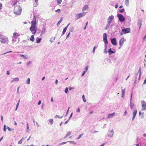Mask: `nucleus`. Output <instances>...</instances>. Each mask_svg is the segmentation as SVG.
Segmentation results:
<instances>
[{"label": "nucleus", "mask_w": 146, "mask_h": 146, "mask_svg": "<svg viewBox=\"0 0 146 146\" xmlns=\"http://www.w3.org/2000/svg\"><path fill=\"white\" fill-rule=\"evenodd\" d=\"M22 8L20 5H16L13 10V13L15 14L19 15L21 12Z\"/></svg>", "instance_id": "obj_1"}, {"label": "nucleus", "mask_w": 146, "mask_h": 146, "mask_svg": "<svg viewBox=\"0 0 146 146\" xmlns=\"http://www.w3.org/2000/svg\"><path fill=\"white\" fill-rule=\"evenodd\" d=\"M0 41L1 43L7 44L8 43V38L6 36L2 35L1 37Z\"/></svg>", "instance_id": "obj_2"}, {"label": "nucleus", "mask_w": 146, "mask_h": 146, "mask_svg": "<svg viewBox=\"0 0 146 146\" xmlns=\"http://www.w3.org/2000/svg\"><path fill=\"white\" fill-rule=\"evenodd\" d=\"M36 17L35 16H34L33 19V21H31V27H36Z\"/></svg>", "instance_id": "obj_3"}, {"label": "nucleus", "mask_w": 146, "mask_h": 146, "mask_svg": "<svg viewBox=\"0 0 146 146\" xmlns=\"http://www.w3.org/2000/svg\"><path fill=\"white\" fill-rule=\"evenodd\" d=\"M117 17L118 18L119 20L121 22L125 20V18L121 14H117Z\"/></svg>", "instance_id": "obj_4"}, {"label": "nucleus", "mask_w": 146, "mask_h": 146, "mask_svg": "<svg viewBox=\"0 0 146 146\" xmlns=\"http://www.w3.org/2000/svg\"><path fill=\"white\" fill-rule=\"evenodd\" d=\"M32 32V34L35 35L36 32V27H31L29 29Z\"/></svg>", "instance_id": "obj_5"}, {"label": "nucleus", "mask_w": 146, "mask_h": 146, "mask_svg": "<svg viewBox=\"0 0 146 146\" xmlns=\"http://www.w3.org/2000/svg\"><path fill=\"white\" fill-rule=\"evenodd\" d=\"M114 19V16L113 15H111L109 16L107 22L108 23V26H110V24L112 21Z\"/></svg>", "instance_id": "obj_6"}, {"label": "nucleus", "mask_w": 146, "mask_h": 146, "mask_svg": "<svg viewBox=\"0 0 146 146\" xmlns=\"http://www.w3.org/2000/svg\"><path fill=\"white\" fill-rule=\"evenodd\" d=\"M86 12H83L80 13L76 15V17L77 19H79L80 18L86 15Z\"/></svg>", "instance_id": "obj_7"}, {"label": "nucleus", "mask_w": 146, "mask_h": 146, "mask_svg": "<svg viewBox=\"0 0 146 146\" xmlns=\"http://www.w3.org/2000/svg\"><path fill=\"white\" fill-rule=\"evenodd\" d=\"M142 106V110H145L146 109V103L143 100L141 101Z\"/></svg>", "instance_id": "obj_8"}, {"label": "nucleus", "mask_w": 146, "mask_h": 146, "mask_svg": "<svg viewBox=\"0 0 146 146\" xmlns=\"http://www.w3.org/2000/svg\"><path fill=\"white\" fill-rule=\"evenodd\" d=\"M103 40L104 42H105L106 44L108 43L107 34L106 33H104L103 35Z\"/></svg>", "instance_id": "obj_9"}, {"label": "nucleus", "mask_w": 146, "mask_h": 146, "mask_svg": "<svg viewBox=\"0 0 146 146\" xmlns=\"http://www.w3.org/2000/svg\"><path fill=\"white\" fill-rule=\"evenodd\" d=\"M122 31L123 33L124 34H126L129 32L130 29L129 28H128L125 29H123L122 30Z\"/></svg>", "instance_id": "obj_10"}, {"label": "nucleus", "mask_w": 146, "mask_h": 146, "mask_svg": "<svg viewBox=\"0 0 146 146\" xmlns=\"http://www.w3.org/2000/svg\"><path fill=\"white\" fill-rule=\"evenodd\" d=\"M125 41V40L124 38H121L119 41V44L120 46H122Z\"/></svg>", "instance_id": "obj_11"}, {"label": "nucleus", "mask_w": 146, "mask_h": 146, "mask_svg": "<svg viewBox=\"0 0 146 146\" xmlns=\"http://www.w3.org/2000/svg\"><path fill=\"white\" fill-rule=\"evenodd\" d=\"M111 42L112 44L114 45H116L117 44V42L115 38L111 39Z\"/></svg>", "instance_id": "obj_12"}, {"label": "nucleus", "mask_w": 146, "mask_h": 146, "mask_svg": "<svg viewBox=\"0 0 146 146\" xmlns=\"http://www.w3.org/2000/svg\"><path fill=\"white\" fill-rule=\"evenodd\" d=\"M45 30V28L44 27V26H43V27L42 28V30L41 31V33L40 34V36H41L42 35H43V34L44 33V31Z\"/></svg>", "instance_id": "obj_13"}, {"label": "nucleus", "mask_w": 146, "mask_h": 146, "mask_svg": "<svg viewBox=\"0 0 146 146\" xmlns=\"http://www.w3.org/2000/svg\"><path fill=\"white\" fill-rule=\"evenodd\" d=\"M88 9V7L87 5H85L83 7L82 9V11H84Z\"/></svg>", "instance_id": "obj_14"}, {"label": "nucleus", "mask_w": 146, "mask_h": 146, "mask_svg": "<svg viewBox=\"0 0 146 146\" xmlns=\"http://www.w3.org/2000/svg\"><path fill=\"white\" fill-rule=\"evenodd\" d=\"M115 115V113L114 112H113V113H111V114H109L108 115V118H110L111 117H113V116H114V115Z\"/></svg>", "instance_id": "obj_15"}, {"label": "nucleus", "mask_w": 146, "mask_h": 146, "mask_svg": "<svg viewBox=\"0 0 146 146\" xmlns=\"http://www.w3.org/2000/svg\"><path fill=\"white\" fill-rule=\"evenodd\" d=\"M19 80L18 78H14L13 80H11L10 82L11 83H12L14 82H17Z\"/></svg>", "instance_id": "obj_16"}, {"label": "nucleus", "mask_w": 146, "mask_h": 146, "mask_svg": "<svg viewBox=\"0 0 146 146\" xmlns=\"http://www.w3.org/2000/svg\"><path fill=\"white\" fill-rule=\"evenodd\" d=\"M42 40V38H36V42L37 43H39Z\"/></svg>", "instance_id": "obj_17"}, {"label": "nucleus", "mask_w": 146, "mask_h": 146, "mask_svg": "<svg viewBox=\"0 0 146 146\" xmlns=\"http://www.w3.org/2000/svg\"><path fill=\"white\" fill-rule=\"evenodd\" d=\"M30 40L32 42H33L35 40L34 36L33 35H32L31 36V38H30Z\"/></svg>", "instance_id": "obj_18"}, {"label": "nucleus", "mask_w": 146, "mask_h": 146, "mask_svg": "<svg viewBox=\"0 0 146 146\" xmlns=\"http://www.w3.org/2000/svg\"><path fill=\"white\" fill-rule=\"evenodd\" d=\"M63 18L62 17V18H61L60 20L58 21V22L57 24V25L58 27V26H59V25L60 24V23H61V22L62 21V20H63Z\"/></svg>", "instance_id": "obj_19"}, {"label": "nucleus", "mask_w": 146, "mask_h": 146, "mask_svg": "<svg viewBox=\"0 0 146 146\" xmlns=\"http://www.w3.org/2000/svg\"><path fill=\"white\" fill-rule=\"evenodd\" d=\"M21 57H23L26 60L27 59V57H26V56H25L23 54H20L19 55Z\"/></svg>", "instance_id": "obj_20"}, {"label": "nucleus", "mask_w": 146, "mask_h": 146, "mask_svg": "<svg viewBox=\"0 0 146 146\" xmlns=\"http://www.w3.org/2000/svg\"><path fill=\"white\" fill-rule=\"evenodd\" d=\"M49 121L50 122V125H52L53 123V119H51L49 120Z\"/></svg>", "instance_id": "obj_21"}, {"label": "nucleus", "mask_w": 146, "mask_h": 146, "mask_svg": "<svg viewBox=\"0 0 146 146\" xmlns=\"http://www.w3.org/2000/svg\"><path fill=\"white\" fill-rule=\"evenodd\" d=\"M108 52H110L109 54H111V53H113L114 52L112 51L111 49V48L109 50Z\"/></svg>", "instance_id": "obj_22"}, {"label": "nucleus", "mask_w": 146, "mask_h": 146, "mask_svg": "<svg viewBox=\"0 0 146 146\" xmlns=\"http://www.w3.org/2000/svg\"><path fill=\"white\" fill-rule=\"evenodd\" d=\"M55 37H52L51 38L50 40V41L51 42H53L54 41V40H55Z\"/></svg>", "instance_id": "obj_23"}, {"label": "nucleus", "mask_w": 146, "mask_h": 146, "mask_svg": "<svg viewBox=\"0 0 146 146\" xmlns=\"http://www.w3.org/2000/svg\"><path fill=\"white\" fill-rule=\"evenodd\" d=\"M82 99H83V101L85 102H86V100L85 98V96H84V95H82Z\"/></svg>", "instance_id": "obj_24"}, {"label": "nucleus", "mask_w": 146, "mask_h": 146, "mask_svg": "<svg viewBox=\"0 0 146 146\" xmlns=\"http://www.w3.org/2000/svg\"><path fill=\"white\" fill-rule=\"evenodd\" d=\"M71 132H70L69 131V132H68V133H67V135L65 136V137H67L69 136V135H71Z\"/></svg>", "instance_id": "obj_25"}, {"label": "nucleus", "mask_w": 146, "mask_h": 146, "mask_svg": "<svg viewBox=\"0 0 146 146\" xmlns=\"http://www.w3.org/2000/svg\"><path fill=\"white\" fill-rule=\"evenodd\" d=\"M26 83L28 84H30V78H28L27 79V80L26 82Z\"/></svg>", "instance_id": "obj_26"}, {"label": "nucleus", "mask_w": 146, "mask_h": 146, "mask_svg": "<svg viewBox=\"0 0 146 146\" xmlns=\"http://www.w3.org/2000/svg\"><path fill=\"white\" fill-rule=\"evenodd\" d=\"M137 113V111L136 110H134L133 113V115L136 116Z\"/></svg>", "instance_id": "obj_27"}, {"label": "nucleus", "mask_w": 146, "mask_h": 146, "mask_svg": "<svg viewBox=\"0 0 146 146\" xmlns=\"http://www.w3.org/2000/svg\"><path fill=\"white\" fill-rule=\"evenodd\" d=\"M18 35V33H14L13 34V36L14 37H15L17 35Z\"/></svg>", "instance_id": "obj_28"}, {"label": "nucleus", "mask_w": 146, "mask_h": 146, "mask_svg": "<svg viewBox=\"0 0 146 146\" xmlns=\"http://www.w3.org/2000/svg\"><path fill=\"white\" fill-rule=\"evenodd\" d=\"M134 106V105L133 104H132V103L130 102V108L131 109H132V108H133Z\"/></svg>", "instance_id": "obj_29"}, {"label": "nucleus", "mask_w": 146, "mask_h": 146, "mask_svg": "<svg viewBox=\"0 0 146 146\" xmlns=\"http://www.w3.org/2000/svg\"><path fill=\"white\" fill-rule=\"evenodd\" d=\"M6 126L5 125H4L3 130L4 132H6Z\"/></svg>", "instance_id": "obj_30"}, {"label": "nucleus", "mask_w": 146, "mask_h": 146, "mask_svg": "<svg viewBox=\"0 0 146 146\" xmlns=\"http://www.w3.org/2000/svg\"><path fill=\"white\" fill-rule=\"evenodd\" d=\"M63 117V116L61 117H60L59 115H56L55 116V118H62Z\"/></svg>", "instance_id": "obj_31"}, {"label": "nucleus", "mask_w": 146, "mask_h": 146, "mask_svg": "<svg viewBox=\"0 0 146 146\" xmlns=\"http://www.w3.org/2000/svg\"><path fill=\"white\" fill-rule=\"evenodd\" d=\"M62 0H57V3L58 4H60L62 2Z\"/></svg>", "instance_id": "obj_32"}, {"label": "nucleus", "mask_w": 146, "mask_h": 146, "mask_svg": "<svg viewBox=\"0 0 146 146\" xmlns=\"http://www.w3.org/2000/svg\"><path fill=\"white\" fill-rule=\"evenodd\" d=\"M7 129H8V130L9 131H11V130H14V129H11V128H10V127H9L8 126H7Z\"/></svg>", "instance_id": "obj_33"}, {"label": "nucleus", "mask_w": 146, "mask_h": 146, "mask_svg": "<svg viewBox=\"0 0 146 146\" xmlns=\"http://www.w3.org/2000/svg\"><path fill=\"white\" fill-rule=\"evenodd\" d=\"M98 46H95L93 49V52L94 53L95 52V49L96 48H97L98 47Z\"/></svg>", "instance_id": "obj_34"}, {"label": "nucleus", "mask_w": 146, "mask_h": 146, "mask_svg": "<svg viewBox=\"0 0 146 146\" xmlns=\"http://www.w3.org/2000/svg\"><path fill=\"white\" fill-rule=\"evenodd\" d=\"M141 67H140L138 73H139V77L140 76L141 74Z\"/></svg>", "instance_id": "obj_35"}, {"label": "nucleus", "mask_w": 146, "mask_h": 146, "mask_svg": "<svg viewBox=\"0 0 146 146\" xmlns=\"http://www.w3.org/2000/svg\"><path fill=\"white\" fill-rule=\"evenodd\" d=\"M29 129V125H28V123H27V132H28V130Z\"/></svg>", "instance_id": "obj_36"}, {"label": "nucleus", "mask_w": 146, "mask_h": 146, "mask_svg": "<svg viewBox=\"0 0 146 146\" xmlns=\"http://www.w3.org/2000/svg\"><path fill=\"white\" fill-rule=\"evenodd\" d=\"M124 9H122L120 10L119 11L120 13H122V12H124Z\"/></svg>", "instance_id": "obj_37"}, {"label": "nucleus", "mask_w": 146, "mask_h": 146, "mask_svg": "<svg viewBox=\"0 0 146 146\" xmlns=\"http://www.w3.org/2000/svg\"><path fill=\"white\" fill-rule=\"evenodd\" d=\"M84 134L83 133H82V134H81L79 136V137L77 139H79L80 138H81L82 136V135H83Z\"/></svg>", "instance_id": "obj_38"}, {"label": "nucleus", "mask_w": 146, "mask_h": 146, "mask_svg": "<svg viewBox=\"0 0 146 146\" xmlns=\"http://www.w3.org/2000/svg\"><path fill=\"white\" fill-rule=\"evenodd\" d=\"M129 0H125V4L127 5L128 3Z\"/></svg>", "instance_id": "obj_39"}, {"label": "nucleus", "mask_w": 146, "mask_h": 146, "mask_svg": "<svg viewBox=\"0 0 146 146\" xmlns=\"http://www.w3.org/2000/svg\"><path fill=\"white\" fill-rule=\"evenodd\" d=\"M20 100L19 99V101H18V103L17 104L16 107H18V106H19V102H20Z\"/></svg>", "instance_id": "obj_40"}, {"label": "nucleus", "mask_w": 146, "mask_h": 146, "mask_svg": "<svg viewBox=\"0 0 146 146\" xmlns=\"http://www.w3.org/2000/svg\"><path fill=\"white\" fill-rule=\"evenodd\" d=\"M60 11V9H58L57 10H56L55 11V12H59Z\"/></svg>", "instance_id": "obj_41"}, {"label": "nucleus", "mask_w": 146, "mask_h": 146, "mask_svg": "<svg viewBox=\"0 0 146 146\" xmlns=\"http://www.w3.org/2000/svg\"><path fill=\"white\" fill-rule=\"evenodd\" d=\"M31 63V61H29L27 64V65H29Z\"/></svg>", "instance_id": "obj_42"}, {"label": "nucleus", "mask_w": 146, "mask_h": 146, "mask_svg": "<svg viewBox=\"0 0 146 146\" xmlns=\"http://www.w3.org/2000/svg\"><path fill=\"white\" fill-rule=\"evenodd\" d=\"M22 143V141L21 140H20V141H19L18 142V144H21Z\"/></svg>", "instance_id": "obj_43"}, {"label": "nucleus", "mask_w": 146, "mask_h": 146, "mask_svg": "<svg viewBox=\"0 0 146 146\" xmlns=\"http://www.w3.org/2000/svg\"><path fill=\"white\" fill-rule=\"evenodd\" d=\"M2 4L1 3L0 4V10L2 9Z\"/></svg>", "instance_id": "obj_44"}, {"label": "nucleus", "mask_w": 146, "mask_h": 146, "mask_svg": "<svg viewBox=\"0 0 146 146\" xmlns=\"http://www.w3.org/2000/svg\"><path fill=\"white\" fill-rule=\"evenodd\" d=\"M110 26H108V24L107 25L106 27H105V30H107L108 29V27Z\"/></svg>", "instance_id": "obj_45"}, {"label": "nucleus", "mask_w": 146, "mask_h": 146, "mask_svg": "<svg viewBox=\"0 0 146 146\" xmlns=\"http://www.w3.org/2000/svg\"><path fill=\"white\" fill-rule=\"evenodd\" d=\"M10 74V72L9 71H7V75H9Z\"/></svg>", "instance_id": "obj_46"}, {"label": "nucleus", "mask_w": 146, "mask_h": 146, "mask_svg": "<svg viewBox=\"0 0 146 146\" xmlns=\"http://www.w3.org/2000/svg\"><path fill=\"white\" fill-rule=\"evenodd\" d=\"M41 101L40 100H39V101H38V105H40L41 104Z\"/></svg>", "instance_id": "obj_47"}, {"label": "nucleus", "mask_w": 146, "mask_h": 146, "mask_svg": "<svg viewBox=\"0 0 146 146\" xmlns=\"http://www.w3.org/2000/svg\"><path fill=\"white\" fill-rule=\"evenodd\" d=\"M17 2H15L14 3H13V4H12V5H13V6H15L17 4Z\"/></svg>", "instance_id": "obj_48"}, {"label": "nucleus", "mask_w": 146, "mask_h": 146, "mask_svg": "<svg viewBox=\"0 0 146 146\" xmlns=\"http://www.w3.org/2000/svg\"><path fill=\"white\" fill-rule=\"evenodd\" d=\"M36 124L37 127H39L40 126L38 124V123L37 122H36Z\"/></svg>", "instance_id": "obj_49"}, {"label": "nucleus", "mask_w": 146, "mask_h": 146, "mask_svg": "<svg viewBox=\"0 0 146 146\" xmlns=\"http://www.w3.org/2000/svg\"><path fill=\"white\" fill-rule=\"evenodd\" d=\"M80 109L79 108H78L77 109V111L78 112H80Z\"/></svg>", "instance_id": "obj_50"}, {"label": "nucleus", "mask_w": 146, "mask_h": 146, "mask_svg": "<svg viewBox=\"0 0 146 146\" xmlns=\"http://www.w3.org/2000/svg\"><path fill=\"white\" fill-rule=\"evenodd\" d=\"M146 83V79H145L144 80V82L143 83V84H145Z\"/></svg>", "instance_id": "obj_51"}, {"label": "nucleus", "mask_w": 146, "mask_h": 146, "mask_svg": "<svg viewBox=\"0 0 146 146\" xmlns=\"http://www.w3.org/2000/svg\"><path fill=\"white\" fill-rule=\"evenodd\" d=\"M25 139V138H24L23 137L21 139V140L22 141H24V140Z\"/></svg>", "instance_id": "obj_52"}, {"label": "nucleus", "mask_w": 146, "mask_h": 146, "mask_svg": "<svg viewBox=\"0 0 146 146\" xmlns=\"http://www.w3.org/2000/svg\"><path fill=\"white\" fill-rule=\"evenodd\" d=\"M85 72H86V71L84 72L83 73V74H82V76H84V74H85Z\"/></svg>", "instance_id": "obj_53"}, {"label": "nucleus", "mask_w": 146, "mask_h": 146, "mask_svg": "<svg viewBox=\"0 0 146 146\" xmlns=\"http://www.w3.org/2000/svg\"><path fill=\"white\" fill-rule=\"evenodd\" d=\"M58 83V80L57 79H56V80H55V83L56 84H57V83Z\"/></svg>", "instance_id": "obj_54"}, {"label": "nucleus", "mask_w": 146, "mask_h": 146, "mask_svg": "<svg viewBox=\"0 0 146 146\" xmlns=\"http://www.w3.org/2000/svg\"><path fill=\"white\" fill-rule=\"evenodd\" d=\"M73 88H73V87H70L69 88V90H71L72 89H73Z\"/></svg>", "instance_id": "obj_55"}, {"label": "nucleus", "mask_w": 146, "mask_h": 146, "mask_svg": "<svg viewBox=\"0 0 146 146\" xmlns=\"http://www.w3.org/2000/svg\"><path fill=\"white\" fill-rule=\"evenodd\" d=\"M68 91V88H66L64 90V91Z\"/></svg>", "instance_id": "obj_56"}, {"label": "nucleus", "mask_w": 146, "mask_h": 146, "mask_svg": "<svg viewBox=\"0 0 146 146\" xmlns=\"http://www.w3.org/2000/svg\"><path fill=\"white\" fill-rule=\"evenodd\" d=\"M117 7H118V5H117V4L115 5V8L116 9L117 8Z\"/></svg>", "instance_id": "obj_57"}, {"label": "nucleus", "mask_w": 146, "mask_h": 146, "mask_svg": "<svg viewBox=\"0 0 146 146\" xmlns=\"http://www.w3.org/2000/svg\"><path fill=\"white\" fill-rule=\"evenodd\" d=\"M45 78V76H44L42 77V80L43 81L44 80V79Z\"/></svg>", "instance_id": "obj_58"}, {"label": "nucleus", "mask_w": 146, "mask_h": 146, "mask_svg": "<svg viewBox=\"0 0 146 146\" xmlns=\"http://www.w3.org/2000/svg\"><path fill=\"white\" fill-rule=\"evenodd\" d=\"M135 117V116L133 115V118H132V120H134V119Z\"/></svg>", "instance_id": "obj_59"}, {"label": "nucleus", "mask_w": 146, "mask_h": 146, "mask_svg": "<svg viewBox=\"0 0 146 146\" xmlns=\"http://www.w3.org/2000/svg\"><path fill=\"white\" fill-rule=\"evenodd\" d=\"M63 35H64V29H63V30L61 35L62 36Z\"/></svg>", "instance_id": "obj_60"}, {"label": "nucleus", "mask_w": 146, "mask_h": 146, "mask_svg": "<svg viewBox=\"0 0 146 146\" xmlns=\"http://www.w3.org/2000/svg\"><path fill=\"white\" fill-rule=\"evenodd\" d=\"M93 111L92 110H91L90 111V114H91L93 113Z\"/></svg>", "instance_id": "obj_61"}, {"label": "nucleus", "mask_w": 146, "mask_h": 146, "mask_svg": "<svg viewBox=\"0 0 146 146\" xmlns=\"http://www.w3.org/2000/svg\"><path fill=\"white\" fill-rule=\"evenodd\" d=\"M88 66H86V68H85V69H86V71H85L86 72V71L88 69Z\"/></svg>", "instance_id": "obj_62"}, {"label": "nucleus", "mask_w": 146, "mask_h": 146, "mask_svg": "<svg viewBox=\"0 0 146 146\" xmlns=\"http://www.w3.org/2000/svg\"><path fill=\"white\" fill-rule=\"evenodd\" d=\"M146 38V34L144 36L143 39H145Z\"/></svg>", "instance_id": "obj_63"}, {"label": "nucleus", "mask_w": 146, "mask_h": 146, "mask_svg": "<svg viewBox=\"0 0 146 146\" xmlns=\"http://www.w3.org/2000/svg\"><path fill=\"white\" fill-rule=\"evenodd\" d=\"M104 143H103L102 144V145H101L100 146H104Z\"/></svg>", "instance_id": "obj_64"}]
</instances>
